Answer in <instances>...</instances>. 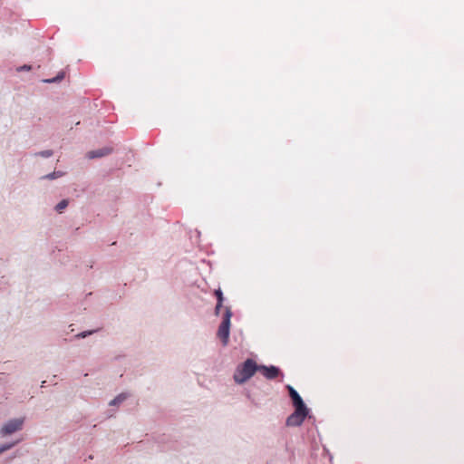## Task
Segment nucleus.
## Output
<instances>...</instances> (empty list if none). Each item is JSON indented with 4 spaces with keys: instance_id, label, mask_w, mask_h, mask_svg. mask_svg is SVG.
I'll return each instance as SVG.
<instances>
[{
    "instance_id": "nucleus-11",
    "label": "nucleus",
    "mask_w": 464,
    "mask_h": 464,
    "mask_svg": "<svg viewBox=\"0 0 464 464\" xmlns=\"http://www.w3.org/2000/svg\"><path fill=\"white\" fill-rule=\"evenodd\" d=\"M63 77H64V73L61 72L55 78L45 80L44 82H59V81L63 80Z\"/></svg>"
},
{
    "instance_id": "nucleus-13",
    "label": "nucleus",
    "mask_w": 464,
    "mask_h": 464,
    "mask_svg": "<svg viewBox=\"0 0 464 464\" xmlns=\"http://www.w3.org/2000/svg\"><path fill=\"white\" fill-rule=\"evenodd\" d=\"M52 154H53V153H52V151H51V150H44V151H42V152H41V155H42L43 157H50Z\"/></svg>"
},
{
    "instance_id": "nucleus-3",
    "label": "nucleus",
    "mask_w": 464,
    "mask_h": 464,
    "mask_svg": "<svg viewBox=\"0 0 464 464\" xmlns=\"http://www.w3.org/2000/svg\"><path fill=\"white\" fill-rule=\"evenodd\" d=\"M308 414V410L306 409H295V411L287 418L286 425L287 426H300L304 420L305 417Z\"/></svg>"
},
{
    "instance_id": "nucleus-4",
    "label": "nucleus",
    "mask_w": 464,
    "mask_h": 464,
    "mask_svg": "<svg viewBox=\"0 0 464 464\" xmlns=\"http://www.w3.org/2000/svg\"><path fill=\"white\" fill-rule=\"evenodd\" d=\"M23 424H24L23 418L11 420L3 426L0 432H1L2 436L10 435L15 431L20 430L23 427Z\"/></svg>"
},
{
    "instance_id": "nucleus-16",
    "label": "nucleus",
    "mask_w": 464,
    "mask_h": 464,
    "mask_svg": "<svg viewBox=\"0 0 464 464\" xmlns=\"http://www.w3.org/2000/svg\"><path fill=\"white\" fill-rule=\"evenodd\" d=\"M91 334H92V332L82 333V334H78V336L84 338Z\"/></svg>"
},
{
    "instance_id": "nucleus-10",
    "label": "nucleus",
    "mask_w": 464,
    "mask_h": 464,
    "mask_svg": "<svg viewBox=\"0 0 464 464\" xmlns=\"http://www.w3.org/2000/svg\"><path fill=\"white\" fill-rule=\"evenodd\" d=\"M68 206V200L66 199H63L62 201H60L57 205H56V210L58 212H62L65 208H67Z\"/></svg>"
},
{
    "instance_id": "nucleus-6",
    "label": "nucleus",
    "mask_w": 464,
    "mask_h": 464,
    "mask_svg": "<svg viewBox=\"0 0 464 464\" xmlns=\"http://www.w3.org/2000/svg\"><path fill=\"white\" fill-rule=\"evenodd\" d=\"M289 395L293 401V404L295 409H306L302 398L298 394V392L291 386H288Z\"/></svg>"
},
{
    "instance_id": "nucleus-12",
    "label": "nucleus",
    "mask_w": 464,
    "mask_h": 464,
    "mask_svg": "<svg viewBox=\"0 0 464 464\" xmlns=\"http://www.w3.org/2000/svg\"><path fill=\"white\" fill-rule=\"evenodd\" d=\"M60 174L56 173V172H53L51 174H48L47 176H45L46 179H55L56 177H59Z\"/></svg>"
},
{
    "instance_id": "nucleus-8",
    "label": "nucleus",
    "mask_w": 464,
    "mask_h": 464,
    "mask_svg": "<svg viewBox=\"0 0 464 464\" xmlns=\"http://www.w3.org/2000/svg\"><path fill=\"white\" fill-rule=\"evenodd\" d=\"M215 295L217 296V299H218V304L215 308V313H216V314H218L220 308L222 307L223 300H224L223 293H222L221 289L215 290Z\"/></svg>"
},
{
    "instance_id": "nucleus-7",
    "label": "nucleus",
    "mask_w": 464,
    "mask_h": 464,
    "mask_svg": "<svg viewBox=\"0 0 464 464\" xmlns=\"http://www.w3.org/2000/svg\"><path fill=\"white\" fill-rule=\"evenodd\" d=\"M112 152V149L111 147H103L102 149L91 150L87 153L88 159H95L102 158L107 156Z\"/></svg>"
},
{
    "instance_id": "nucleus-14",
    "label": "nucleus",
    "mask_w": 464,
    "mask_h": 464,
    "mask_svg": "<svg viewBox=\"0 0 464 464\" xmlns=\"http://www.w3.org/2000/svg\"><path fill=\"white\" fill-rule=\"evenodd\" d=\"M14 444H8L6 446H3L0 448V453L4 452L6 450H9Z\"/></svg>"
},
{
    "instance_id": "nucleus-9",
    "label": "nucleus",
    "mask_w": 464,
    "mask_h": 464,
    "mask_svg": "<svg viewBox=\"0 0 464 464\" xmlns=\"http://www.w3.org/2000/svg\"><path fill=\"white\" fill-rule=\"evenodd\" d=\"M126 398H127V395L124 393H121V394L118 395L116 398H114L110 402V405H118V404L121 403Z\"/></svg>"
},
{
    "instance_id": "nucleus-2",
    "label": "nucleus",
    "mask_w": 464,
    "mask_h": 464,
    "mask_svg": "<svg viewBox=\"0 0 464 464\" xmlns=\"http://www.w3.org/2000/svg\"><path fill=\"white\" fill-rule=\"evenodd\" d=\"M231 316L232 312L229 307H227L223 320L218 330V336L222 341L223 345H227L228 343Z\"/></svg>"
},
{
    "instance_id": "nucleus-15",
    "label": "nucleus",
    "mask_w": 464,
    "mask_h": 464,
    "mask_svg": "<svg viewBox=\"0 0 464 464\" xmlns=\"http://www.w3.org/2000/svg\"><path fill=\"white\" fill-rule=\"evenodd\" d=\"M31 66L30 65H24L18 69V71H30Z\"/></svg>"
},
{
    "instance_id": "nucleus-5",
    "label": "nucleus",
    "mask_w": 464,
    "mask_h": 464,
    "mask_svg": "<svg viewBox=\"0 0 464 464\" xmlns=\"http://www.w3.org/2000/svg\"><path fill=\"white\" fill-rule=\"evenodd\" d=\"M259 371L268 380L276 379L280 374V370L276 366L260 365Z\"/></svg>"
},
{
    "instance_id": "nucleus-1",
    "label": "nucleus",
    "mask_w": 464,
    "mask_h": 464,
    "mask_svg": "<svg viewBox=\"0 0 464 464\" xmlns=\"http://www.w3.org/2000/svg\"><path fill=\"white\" fill-rule=\"evenodd\" d=\"M256 371H259V366L256 362L252 359H247L236 370L234 380L237 383H244L249 380Z\"/></svg>"
}]
</instances>
